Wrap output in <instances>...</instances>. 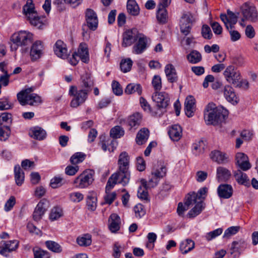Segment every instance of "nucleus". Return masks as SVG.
Returning <instances> with one entry per match:
<instances>
[{
  "mask_svg": "<svg viewBox=\"0 0 258 258\" xmlns=\"http://www.w3.org/2000/svg\"><path fill=\"white\" fill-rule=\"evenodd\" d=\"M208 188L206 187H203L200 189L197 193L192 192L187 195L185 198L184 205L190 206L193 203H196L197 201H202L201 199H204L207 195Z\"/></svg>",
  "mask_w": 258,
  "mask_h": 258,
  "instance_id": "9b49d317",
  "label": "nucleus"
},
{
  "mask_svg": "<svg viewBox=\"0 0 258 258\" xmlns=\"http://www.w3.org/2000/svg\"><path fill=\"white\" fill-rule=\"evenodd\" d=\"M33 91V89L32 88H29L26 89L25 90L22 91L20 93L17 94V99L19 102H23V98H25L26 96H29L31 95V93Z\"/></svg>",
  "mask_w": 258,
  "mask_h": 258,
  "instance_id": "338daca9",
  "label": "nucleus"
},
{
  "mask_svg": "<svg viewBox=\"0 0 258 258\" xmlns=\"http://www.w3.org/2000/svg\"><path fill=\"white\" fill-rule=\"evenodd\" d=\"M23 102H20L22 105L29 104L31 106L37 105L41 102V97L35 93H32L31 95L26 96L23 98Z\"/></svg>",
  "mask_w": 258,
  "mask_h": 258,
  "instance_id": "bb28decb",
  "label": "nucleus"
},
{
  "mask_svg": "<svg viewBox=\"0 0 258 258\" xmlns=\"http://www.w3.org/2000/svg\"><path fill=\"white\" fill-rule=\"evenodd\" d=\"M195 247V242L191 239H187L180 244L179 248L182 253L186 254Z\"/></svg>",
  "mask_w": 258,
  "mask_h": 258,
  "instance_id": "58836bf2",
  "label": "nucleus"
},
{
  "mask_svg": "<svg viewBox=\"0 0 258 258\" xmlns=\"http://www.w3.org/2000/svg\"><path fill=\"white\" fill-rule=\"evenodd\" d=\"M130 173L127 169L119 170L111 175L109 178L106 185V190H111L117 183L121 184L124 186L126 185L130 180Z\"/></svg>",
  "mask_w": 258,
  "mask_h": 258,
  "instance_id": "f03ea898",
  "label": "nucleus"
},
{
  "mask_svg": "<svg viewBox=\"0 0 258 258\" xmlns=\"http://www.w3.org/2000/svg\"><path fill=\"white\" fill-rule=\"evenodd\" d=\"M138 41L135 44L133 48V52L135 54H141L143 53L147 48V40L146 37L142 34L138 38Z\"/></svg>",
  "mask_w": 258,
  "mask_h": 258,
  "instance_id": "4be33fe9",
  "label": "nucleus"
},
{
  "mask_svg": "<svg viewBox=\"0 0 258 258\" xmlns=\"http://www.w3.org/2000/svg\"><path fill=\"white\" fill-rule=\"evenodd\" d=\"M15 179L16 183L21 186L24 181V173L22 170L19 165H16L14 168Z\"/></svg>",
  "mask_w": 258,
  "mask_h": 258,
  "instance_id": "ea45409f",
  "label": "nucleus"
},
{
  "mask_svg": "<svg viewBox=\"0 0 258 258\" xmlns=\"http://www.w3.org/2000/svg\"><path fill=\"white\" fill-rule=\"evenodd\" d=\"M140 35H141V34L139 33L136 29L126 30L123 33L122 46L124 47L131 46L134 42L138 40Z\"/></svg>",
  "mask_w": 258,
  "mask_h": 258,
  "instance_id": "f8f14e48",
  "label": "nucleus"
},
{
  "mask_svg": "<svg viewBox=\"0 0 258 258\" xmlns=\"http://www.w3.org/2000/svg\"><path fill=\"white\" fill-rule=\"evenodd\" d=\"M11 134L10 127L8 125H4L0 127V140L6 141Z\"/></svg>",
  "mask_w": 258,
  "mask_h": 258,
  "instance_id": "603ef678",
  "label": "nucleus"
},
{
  "mask_svg": "<svg viewBox=\"0 0 258 258\" xmlns=\"http://www.w3.org/2000/svg\"><path fill=\"white\" fill-rule=\"evenodd\" d=\"M11 40L17 46H26L32 43L33 34L27 31H20L13 34Z\"/></svg>",
  "mask_w": 258,
  "mask_h": 258,
  "instance_id": "39448f33",
  "label": "nucleus"
},
{
  "mask_svg": "<svg viewBox=\"0 0 258 258\" xmlns=\"http://www.w3.org/2000/svg\"><path fill=\"white\" fill-rule=\"evenodd\" d=\"M243 18L241 19L242 22L245 20L251 22H256L258 20V14L256 8L244 4L241 8Z\"/></svg>",
  "mask_w": 258,
  "mask_h": 258,
  "instance_id": "1a4fd4ad",
  "label": "nucleus"
},
{
  "mask_svg": "<svg viewBox=\"0 0 258 258\" xmlns=\"http://www.w3.org/2000/svg\"><path fill=\"white\" fill-rule=\"evenodd\" d=\"M134 212L136 218L140 219L146 214V210L144 206L141 204H138L134 207Z\"/></svg>",
  "mask_w": 258,
  "mask_h": 258,
  "instance_id": "6e6d98bb",
  "label": "nucleus"
},
{
  "mask_svg": "<svg viewBox=\"0 0 258 258\" xmlns=\"http://www.w3.org/2000/svg\"><path fill=\"white\" fill-rule=\"evenodd\" d=\"M201 33L202 36L205 39H210L213 35L210 27L207 25L203 26Z\"/></svg>",
  "mask_w": 258,
  "mask_h": 258,
  "instance_id": "774afa93",
  "label": "nucleus"
},
{
  "mask_svg": "<svg viewBox=\"0 0 258 258\" xmlns=\"http://www.w3.org/2000/svg\"><path fill=\"white\" fill-rule=\"evenodd\" d=\"M109 228L112 232H117L120 228V219L116 214L110 215L109 219Z\"/></svg>",
  "mask_w": 258,
  "mask_h": 258,
  "instance_id": "2f4dec72",
  "label": "nucleus"
},
{
  "mask_svg": "<svg viewBox=\"0 0 258 258\" xmlns=\"http://www.w3.org/2000/svg\"><path fill=\"white\" fill-rule=\"evenodd\" d=\"M124 130L120 126H115L110 132V135L111 137L114 139L120 138L124 135Z\"/></svg>",
  "mask_w": 258,
  "mask_h": 258,
  "instance_id": "8fccbe9b",
  "label": "nucleus"
},
{
  "mask_svg": "<svg viewBox=\"0 0 258 258\" xmlns=\"http://www.w3.org/2000/svg\"><path fill=\"white\" fill-rule=\"evenodd\" d=\"M247 247L246 242L243 240H240L238 241H234L230 247L231 254H234L235 252L240 254L244 249Z\"/></svg>",
  "mask_w": 258,
  "mask_h": 258,
  "instance_id": "c85d7f7f",
  "label": "nucleus"
},
{
  "mask_svg": "<svg viewBox=\"0 0 258 258\" xmlns=\"http://www.w3.org/2000/svg\"><path fill=\"white\" fill-rule=\"evenodd\" d=\"M142 92V87L139 84L131 83L127 85L125 89V93L127 94L137 93L138 95H141Z\"/></svg>",
  "mask_w": 258,
  "mask_h": 258,
  "instance_id": "a19ab883",
  "label": "nucleus"
},
{
  "mask_svg": "<svg viewBox=\"0 0 258 258\" xmlns=\"http://www.w3.org/2000/svg\"><path fill=\"white\" fill-rule=\"evenodd\" d=\"M126 9L129 14L132 16H137L140 13V8L135 0H128Z\"/></svg>",
  "mask_w": 258,
  "mask_h": 258,
  "instance_id": "e433bc0d",
  "label": "nucleus"
},
{
  "mask_svg": "<svg viewBox=\"0 0 258 258\" xmlns=\"http://www.w3.org/2000/svg\"><path fill=\"white\" fill-rule=\"evenodd\" d=\"M233 188L230 184H221L217 188V193L220 198L227 199L231 198L233 195Z\"/></svg>",
  "mask_w": 258,
  "mask_h": 258,
  "instance_id": "6ab92c4d",
  "label": "nucleus"
},
{
  "mask_svg": "<svg viewBox=\"0 0 258 258\" xmlns=\"http://www.w3.org/2000/svg\"><path fill=\"white\" fill-rule=\"evenodd\" d=\"M196 100L192 96H187L184 102V111L186 116L188 117L194 115L196 110Z\"/></svg>",
  "mask_w": 258,
  "mask_h": 258,
  "instance_id": "aec40b11",
  "label": "nucleus"
},
{
  "mask_svg": "<svg viewBox=\"0 0 258 258\" xmlns=\"http://www.w3.org/2000/svg\"><path fill=\"white\" fill-rule=\"evenodd\" d=\"M202 58L201 54L196 50H192L187 55V59L191 63H197L201 61Z\"/></svg>",
  "mask_w": 258,
  "mask_h": 258,
  "instance_id": "c03bdc74",
  "label": "nucleus"
},
{
  "mask_svg": "<svg viewBox=\"0 0 258 258\" xmlns=\"http://www.w3.org/2000/svg\"><path fill=\"white\" fill-rule=\"evenodd\" d=\"M223 75L226 81L232 85L238 86L241 79V74L234 66H228L223 72Z\"/></svg>",
  "mask_w": 258,
  "mask_h": 258,
  "instance_id": "0eeeda50",
  "label": "nucleus"
},
{
  "mask_svg": "<svg viewBox=\"0 0 258 258\" xmlns=\"http://www.w3.org/2000/svg\"><path fill=\"white\" fill-rule=\"evenodd\" d=\"M94 83L90 75L85 74L81 77V82L78 88L84 89V91L89 93Z\"/></svg>",
  "mask_w": 258,
  "mask_h": 258,
  "instance_id": "b1692460",
  "label": "nucleus"
},
{
  "mask_svg": "<svg viewBox=\"0 0 258 258\" xmlns=\"http://www.w3.org/2000/svg\"><path fill=\"white\" fill-rule=\"evenodd\" d=\"M206 145L203 140L199 141L193 145V152L196 155H199L204 152Z\"/></svg>",
  "mask_w": 258,
  "mask_h": 258,
  "instance_id": "864d4df0",
  "label": "nucleus"
},
{
  "mask_svg": "<svg viewBox=\"0 0 258 258\" xmlns=\"http://www.w3.org/2000/svg\"><path fill=\"white\" fill-rule=\"evenodd\" d=\"M152 83L154 89L156 91V92L161 90L162 88V83L161 77L159 76H154Z\"/></svg>",
  "mask_w": 258,
  "mask_h": 258,
  "instance_id": "69168bd1",
  "label": "nucleus"
},
{
  "mask_svg": "<svg viewBox=\"0 0 258 258\" xmlns=\"http://www.w3.org/2000/svg\"><path fill=\"white\" fill-rule=\"evenodd\" d=\"M227 15L230 29H232L234 27V25L236 24L237 22L238 16L229 10L227 11Z\"/></svg>",
  "mask_w": 258,
  "mask_h": 258,
  "instance_id": "bf43d9fd",
  "label": "nucleus"
},
{
  "mask_svg": "<svg viewBox=\"0 0 258 258\" xmlns=\"http://www.w3.org/2000/svg\"><path fill=\"white\" fill-rule=\"evenodd\" d=\"M239 226H231L227 228L223 236L224 238L229 239L232 236L236 234L240 230Z\"/></svg>",
  "mask_w": 258,
  "mask_h": 258,
  "instance_id": "5fc2aeb1",
  "label": "nucleus"
},
{
  "mask_svg": "<svg viewBox=\"0 0 258 258\" xmlns=\"http://www.w3.org/2000/svg\"><path fill=\"white\" fill-rule=\"evenodd\" d=\"M86 20L88 28L93 31L95 30L98 26V18L95 12L90 9H88L86 12Z\"/></svg>",
  "mask_w": 258,
  "mask_h": 258,
  "instance_id": "2eb2a0df",
  "label": "nucleus"
},
{
  "mask_svg": "<svg viewBox=\"0 0 258 258\" xmlns=\"http://www.w3.org/2000/svg\"><path fill=\"white\" fill-rule=\"evenodd\" d=\"M48 201L43 199L41 200L36 207L33 214V218L36 221H39L47 209Z\"/></svg>",
  "mask_w": 258,
  "mask_h": 258,
  "instance_id": "dca6fc26",
  "label": "nucleus"
},
{
  "mask_svg": "<svg viewBox=\"0 0 258 258\" xmlns=\"http://www.w3.org/2000/svg\"><path fill=\"white\" fill-rule=\"evenodd\" d=\"M228 114V111L226 109L216 110L204 113V119L207 124L216 125L223 122Z\"/></svg>",
  "mask_w": 258,
  "mask_h": 258,
  "instance_id": "20e7f679",
  "label": "nucleus"
},
{
  "mask_svg": "<svg viewBox=\"0 0 258 258\" xmlns=\"http://www.w3.org/2000/svg\"><path fill=\"white\" fill-rule=\"evenodd\" d=\"M142 186H140L138 190V197L141 200H144L145 203H148L150 201L149 198L148 188L151 187H148V182L145 179H142L141 180Z\"/></svg>",
  "mask_w": 258,
  "mask_h": 258,
  "instance_id": "5701e85b",
  "label": "nucleus"
},
{
  "mask_svg": "<svg viewBox=\"0 0 258 258\" xmlns=\"http://www.w3.org/2000/svg\"><path fill=\"white\" fill-rule=\"evenodd\" d=\"M53 50L55 55L61 59H67L69 55L66 44L60 40H58L55 42Z\"/></svg>",
  "mask_w": 258,
  "mask_h": 258,
  "instance_id": "4468645a",
  "label": "nucleus"
},
{
  "mask_svg": "<svg viewBox=\"0 0 258 258\" xmlns=\"http://www.w3.org/2000/svg\"><path fill=\"white\" fill-rule=\"evenodd\" d=\"M18 245L19 241L16 240L4 241L3 245L0 246V254L7 256L8 252L15 250Z\"/></svg>",
  "mask_w": 258,
  "mask_h": 258,
  "instance_id": "f3484780",
  "label": "nucleus"
},
{
  "mask_svg": "<svg viewBox=\"0 0 258 258\" xmlns=\"http://www.w3.org/2000/svg\"><path fill=\"white\" fill-rule=\"evenodd\" d=\"M63 215V211L61 208L55 207L52 208L49 214V219L51 221L56 220Z\"/></svg>",
  "mask_w": 258,
  "mask_h": 258,
  "instance_id": "de8ad7c7",
  "label": "nucleus"
},
{
  "mask_svg": "<svg viewBox=\"0 0 258 258\" xmlns=\"http://www.w3.org/2000/svg\"><path fill=\"white\" fill-rule=\"evenodd\" d=\"M45 245L49 250L54 252L60 253L62 250L60 245L57 242L53 241H46L45 242Z\"/></svg>",
  "mask_w": 258,
  "mask_h": 258,
  "instance_id": "49530a36",
  "label": "nucleus"
},
{
  "mask_svg": "<svg viewBox=\"0 0 258 258\" xmlns=\"http://www.w3.org/2000/svg\"><path fill=\"white\" fill-rule=\"evenodd\" d=\"M188 18H183L182 20H180V32L185 36H187L190 32V30L191 29V27L189 26V25L186 26L185 24H184V23L185 21L187 20Z\"/></svg>",
  "mask_w": 258,
  "mask_h": 258,
  "instance_id": "0e129e2a",
  "label": "nucleus"
},
{
  "mask_svg": "<svg viewBox=\"0 0 258 258\" xmlns=\"http://www.w3.org/2000/svg\"><path fill=\"white\" fill-rule=\"evenodd\" d=\"M223 229L222 228H218L208 233L205 236L206 238L208 241H210L218 236L221 235Z\"/></svg>",
  "mask_w": 258,
  "mask_h": 258,
  "instance_id": "e2e57ef3",
  "label": "nucleus"
},
{
  "mask_svg": "<svg viewBox=\"0 0 258 258\" xmlns=\"http://www.w3.org/2000/svg\"><path fill=\"white\" fill-rule=\"evenodd\" d=\"M34 258H48V253L47 251L42 250L39 247L34 248L33 249Z\"/></svg>",
  "mask_w": 258,
  "mask_h": 258,
  "instance_id": "13d9d810",
  "label": "nucleus"
},
{
  "mask_svg": "<svg viewBox=\"0 0 258 258\" xmlns=\"http://www.w3.org/2000/svg\"><path fill=\"white\" fill-rule=\"evenodd\" d=\"M241 170L240 169L234 171V176L239 184L246 185L249 183V179L246 174L242 172Z\"/></svg>",
  "mask_w": 258,
  "mask_h": 258,
  "instance_id": "72a5a7b5",
  "label": "nucleus"
},
{
  "mask_svg": "<svg viewBox=\"0 0 258 258\" xmlns=\"http://www.w3.org/2000/svg\"><path fill=\"white\" fill-rule=\"evenodd\" d=\"M94 181L93 175L90 171H85L74 181V184L78 188H84L91 185Z\"/></svg>",
  "mask_w": 258,
  "mask_h": 258,
  "instance_id": "6e6552de",
  "label": "nucleus"
},
{
  "mask_svg": "<svg viewBox=\"0 0 258 258\" xmlns=\"http://www.w3.org/2000/svg\"><path fill=\"white\" fill-rule=\"evenodd\" d=\"M75 53L76 55L79 57L83 62L85 63H88L89 62V52L86 44H80L77 52H75Z\"/></svg>",
  "mask_w": 258,
  "mask_h": 258,
  "instance_id": "7c9ffc66",
  "label": "nucleus"
},
{
  "mask_svg": "<svg viewBox=\"0 0 258 258\" xmlns=\"http://www.w3.org/2000/svg\"><path fill=\"white\" fill-rule=\"evenodd\" d=\"M62 181L63 178L60 176H55L51 179L50 186L53 188L59 187L63 184Z\"/></svg>",
  "mask_w": 258,
  "mask_h": 258,
  "instance_id": "052dcab7",
  "label": "nucleus"
},
{
  "mask_svg": "<svg viewBox=\"0 0 258 258\" xmlns=\"http://www.w3.org/2000/svg\"><path fill=\"white\" fill-rule=\"evenodd\" d=\"M231 176V172L228 169L222 166L217 167L216 178L219 182H226L230 178Z\"/></svg>",
  "mask_w": 258,
  "mask_h": 258,
  "instance_id": "393cba45",
  "label": "nucleus"
},
{
  "mask_svg": "<svg viewBox=\"0 0 258 258\" xmlns=\"http://www.w3.org/2000/svg\"><path fill=\"white\" fill-rule=\"evenodd\" d=\"M23 11L31 25L39 29H43V26L46 23L45 18L38 15L32 0L27 1L23 7Z\"/></svg>",
  "mask_w": 258,
  "mask_h": 258,
  "instance_id": "f257e3e1",
  "label": "nucleus"
},
{
  "mask_svg": "<svg viewBox=\"0 0 258 258\" xmlns=\"http://www.w3.org/2000/svg\"><path fill=\"white\" fill-rule=\"evenodd\" d=\"M152 99L156 103L157 108L161 110L160 116L166 111V108L169 105V95L165 92H155L152 95Z\"/></svg>",
  "mask_w": 258,
  "mask_h": 258,
  "instance_id": "423d86ee",
  "label": "nucleus"
},
{
  "mask_svg": "<svg viewBox=\"0 0 258 258\" xmlns=\"http://www.w3.org/2000/svg\"><path fill=\"white\" fill-rule=\"evenodd\" d=\"M89 93L84 91V89H79L77 87L72 86L69 90V94L73 97L70 106L77 108L82 105L88 98Z\"/></svg>",
  "mask_w": 258,
  "mask_h": 258,
  "instance_id": "7ed1b4c3",
  "label": "nucleus"
},
{
  "mask_svg": "<svg viewBox=\"0 0 258 258\" xmlns=\"http://www.w3.org/2000/svg\"><path fill=\"white\" fill-rule=\"evenodd\" d=\"M70 200L74 203H79L84 199V196L80 192H73L69 195Z\"/></svg>",
  "mask_w": 258,
  "mask_h": 258,
  "instance_id": "680f3d73",
  "label": "nucleus"
},
{
  "mask_svg": "<svg viewBox=\"0 0 258 258\" xmlns=\"http://www.w3.org/2000/svg\"><path fill=\"white\" fill-rule=\"evenodd\" d=\"M133 61L130 58L122 59L120 63V68L122 72L126 73L129 72L132 67Z\"/></svg>",
  "mask_w": 258,
  "mask_h": 258,
  "instance_id": "3c124183",
  "label": "nucleus"
},
{
  "mask_svg": "<svg viewBox=\"0 0 258 258\" xmlns=\"http://www.w3.org/2000/svg\"><path fill=\"white\" fill-rule=\"evenodd\" d=\"M130 158L128 154L125 152L120 153L119 156L118 164L119 170L127 169L129 168Z\"/></svg>",
  "mask_w": 258,
  "mask_h": 258,
  "instance_id": "473e14b6",
  "label": "nucleus"
},
{
  "mask_svg": "<svg viewBox=\"0 0 258 258\" xmlns=\"http://www.w3.org/2000/svg\"><path fill=\"white\" fill-rule=\"evenodd\" d=\"M167 13L166 8L159 7L157 13V19L161 23H165L167 21Z\"/></svg>",
  "mask_w": 258,
  "mask_h": 258,
  "instance_id": "a18cd8bd",
  "label": "nucleus"
},
{
  "mask_svg": "<svg viewBox=\"0 0 258 258\" xmlns=\"http://www.w3.org/2000/svg\"><path fill=\"white\" fill-rule=\"evenodd\" d=\"M77 243L81 246H88L92 243V236L89 234H85L78 237Z\"/></svg>",
  "mask_w": 258,
  "mask_h": 258,
  "instance_id": "79ce46f5",
  "label": "nucleus"
},
{
  "mask_svg": "<svg viewBox=\"0 0 258 258\" xmlns=\"http://www.w3.org/2000/svg\"><path fill=\"white\" fill-rule=\"evenodd\" d=\"M166 172L167 169L164 166H161L159 168L153 169L148 181V187H155L159 180L166 175Z\"/></svg>",
  "mask_w": 258,
  "mask_h": 258,
  "instance_id": "9d476101",
  "label": "nucleus"
},
{
  "mask_svg": "<svg viewBox=\"0 0 258 258\" xmlns=\"http://www.w3.org/2000/svg\"><path fill=\"white\" fill-rule=\"evenodd\" d=\"M224 95L226 100L232 104H236L239 101L233 88L229 86H225L224 89Z\"/></svg>",
  "mask_w": 258,
  "mask_h": 258,
  "instance_id": "a878e982",
  "label": "nucleus"
},
{
  "mask_svg": "<svg viewBox=\"0 0 258 258\" xmlns=\"http://www.w3.org/2000/svg\"><path fill=\"white\" fill-rule=\"evenodd\" d=\"M196 204L195 207L190 210L187 216L189 218H194L199 215L204 209L203 202L202 201H197L196 203H193L191 205Z\"/></svg>",
  "mask_w": 258,
  "mask_h": 258,
  "instance_id": "f704fd0d",
  "label": "nucleus"
},
{
  "mask_svg": "<svg viewBox=\"0 0 258 258\" xmlns=\"http://www.w3.org/2000/svg\"><path fill=\"white\" fill-rule=\"evenodd\" d=\"M142 115L139 113H136L131 115L127 120L128 123L131 127H137L141 123Z\"/></svg>",
  "mask_w": 258,
  "mask_h": 258,
  "instance_id": "37998d69",
  "label": "nucleus"
},
{
  "mask_svg": "<svg viewBox=\"0 0 258 258\" xmlns=\"http://www.w3.org/2000/svg\"><path fill=\"white\" fill-rule=\"evenodd\" d=\"M149 136V131L146 128L141 129L137 134L136 142L138 145H143L146 142Z\"/></svg>",
  "mask_w": 258,
  "mask_h": 258,
  "instance_id": "4c0bfd02",
  "label": "nucleus"
},
{
  "mask_svg": "<svg viewBox=\"0 0 258 258\" xmlns=\"http://www.w3.org/2000/svg\"><path fill=\"white\" fill-rule=\"evenodd\" d=\"M235 164L243 171H247L251 167L248 156L242 152L236 153L235 155Z\"/></svg>",
  "mask_w": 258,
  "mask_h": 258,
  "instance_id": "ddd939ff",
  "label": "nucleus"
},
{
  "mask_svg": "<svg viewBox=\"0 0 258 258\" xmlns=\"http://www.w3.org/2000/svg\"><path fill=\"white\" fill-rule=\"evenodd\" d=\"M210 158L214 162L219 164H224L228 162V155L219 150H214L211 152L210 154Z\"/></svg>",
  "mask_w": 258,
  "mask_h": 258,
  "instance_id": "a211bd4d",
  "label": "nucleus"
},
{
  "mask_svg": "<svg viewBox=\"0 0 258 258\" xmlns=\"http://www.w3.org/2000/svg\"><path fill=\"white\" fill-rule=\"evenodd\" d=\"M30 134L31 137L38 140L44 139L46 135V132L43 128L39 126L33 127L31 130V132Z\"/></svg>",
  "mask_w": 258,
  "mask_h": 258,
  "instance_id": "c9c22d12",
  "label": "nucleus"
},
{
  "mask_svg": "<svg viewBox=\"0 0 258 258\" xmlns=\"http://www.w3.org/2000/svg\"><path fill=\"white\" fill-rule=\"evenodd\" d=\"M165 73L169 82L173 83L177 81V75L174 67L172 64H168L165 66Z\"/></svg>",
  "mask_w": 258,
  "mask_h": 258,
  "instance_id": "c756f323",
  "label": "nucleus"
},
{
  "mask_svg": "<svg viewBox=\"0 0 258 258\" xmlns=\"http://www.w3.org/2000/svg\"><path fill=\"white\" fill-rule=\"evenodd\" d=\"M86 155L82 152H77L74 154L70 158V162L72 164H77L82 162L85 159Z\"/></svg>",
  "mask_w": 258,
  "mask_h": 258,
  "instance_id": "09e8293b",
  "label": "nucleus"
},
{
  "mask_svg": "<svg viewBox=\"0 0 258 258\" xmlns=\"http://www.w3.org/2000/svg\"><path fill=\"white\" fill-rule=\"evenodd\" d=\"M87 206L88 210L95 211L97 207V198L93 196H88L87 198Z\"/></svg>",
  "mask_w": 258,
  "mask_h": 258,
  "instance_id": "4d7b16f0",
  "label": "nucleus"
},
{
  "mask_svg": "<svg viewBox=\"0 0 258 258\" xmlns=\"http://www.w3.org/2000/svg\"><path fill=\"white\" fill-rule=\"evenodd\" d=\"M168 134L172 141H178L182 137V128L178 124H174L168 131Z\"/></svg>",
  "mask_w": 258,
  "mask_h": 258,
  "instance_id": "cd10ccee",
  "label": "nucleus"
},
{
  "mask_svg": "<svg viewBox=\"0 0 258 258\" xmlns=\"http://www.w3.org/2000/svg\"><path fill=\"white\" fill-rule=\"evenodd\" d=\"M43 46L41 42L37 41L34 43L31 47L30 55L33 61L39 59L42 54Z\"/></svg>",
  "mask_w": 258,
  "mask_h": 258,
  "instance_id": "412c9836",
  "label": "nucleus"
}]
</instances>
